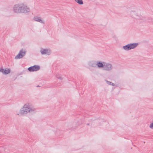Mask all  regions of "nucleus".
I'll return each instance as SVG.
<instances>
[{"mask_svg": "<svg viewBox=\"0 0 153 153\" xmlns=\"http://www.w3.org/2000/svg\"><path fill=\"white\" fill-rule=\"evenodd\" d=\"M35 110V109L29 104H26L20 110V113L22 114H25L32 113Z\"/></svg>", "mask_w": 153, "mask_h": 153, "instance_id": "nucleus-1", "label": "nucleus"}, {"mask_svg": "<svg viewBox=\"0 0 153 153\" xmlns=\"http://www.w3.org/2000/svg\"><path fill=\"white\" fill-rule=\"evenodd\" d=\"M23 5L20 4L15 5L13 7L14 11L17 13H21V12H25V11L20 9L23 7Z\"/></svg>", "mask_w": 153, "mask_h": 153, "instance_id": "nucleus-2", "label": "nucleus"}, {"mask_svg": "<svg viewBox=\"0 0 153 153\" xmlns=\"http://www.w3.org/2000/svg\"><path fill=\"white\" fill-rule=\"evenodd\" d=\"M25 53L26 52L22 49L20 51L19 54L15 57V59H18L21 58L25 55Z\"/></svg>", "mask_w": 153, "mask_h": 153, "instance_id": "nucleus-3", "label": "nucleus"}, {"mask_svg": "<svg viewBox=\"0 0 153 153\" xmlns=\"http://www.w3.org/2000/svg\"><path fill=\"white\" fill-rule=\"evenodd\" d=\"M112 68L111 64L105 62L103 69L107 71H110L112 69Z\"/></svg>", "mask_w": 153, "mask_h": 153, "instance_id": "nucleus-4", "label": "nucleus"}, {"mask_svg": "<svg viewBox=\"0 0 153 153\" xmlns=\"http://www.w3.org/2000/svg\"><path fill=\"white\" fill-rule=\"evenodd\" d=\"M20 4L23 5V6L22 7H22L20 9L25 11V12H21V13H26L30 11L29 8L27 7L26 4L24 3Z\"/></svg>", "mask_w": 153, "mask_h": 153, "instance_id": "nucleus-5", "label": "nucleus"}, {"mask_svg": "<svg viewBox=\"0 0 153 153\" xmlns=\"http://www.w3.org/2000/svg\"><path fill=\"white\" fill-rule=\"evenodd\" d=\"M40 69V66L39 65H35L29 67L28 68V70L29 71H36L39 70Z\"/></svg>", "mask_w": 153, "mask_h": 153, "instance_id": "nucleus-6", "label": "nucleus"}, {"mask_svg": "<svg viewBox=\"0 0 153 153\" xmlns=\"http://www.w3.org/2000/svg\"><path fill=\"white\" fill-rule=\"evenodd\" d=\"M40 52L42 55L47 54L48 55H49L51 53V51L49 50L44 49L43 48L41 49Z\"/></svg>", "mask_w": 153, "mask_h": 153, "instance_id": "nucleus-7", "label": "nucleus"}, {"mask_svg": "<svg viewBox=\"0 0 153 153\" xmlns=\"http://www.w3.org/2000/svg\"><path fill=\"white\" fill-rule=\"evenodd\" d=\"M0 71L3 74H7L10 73V69L6 68L4 70L2 68H0Z\"/></svg>", "mask_w": 153, "mask_h": 153, "instance_id": "nucleus-8", "label": "nucleus"}, {"mask_svg": "<svg viewBox=\"0 0 153 153\" xmlns=\"http://www.w3.org/2000/svg\"><path fill=\"white\" fill-rule=\"evenodd\" d=\"M33 19L36 21L38 22L43 24L45 23L42 20L40 17L37 16H35L34 17Z\"/></svg>", "mask_w": 153, "mask_h": 153, "instance_id": "nucleus-9", "label": "nucleus"}, {"mask_svg": "<svg viewBox=\"0 0 153 153\" xmlns=\"http://www.w3.org/2000/svg\"><path fill=\"white\" fill-rule=\"evenodd\" d=\"M128 44L129 45V48L131 50V49H134L137 47L138 46V43H130Z\"/></svg>", "mask_w": 153, "mask_h": 153, "instance_id": "nucleus-10", "label": "nucleus"}, {"mask_svg": "<svg viewBox=\"0 0 153 153\" xmlns=\"http://www.w3.org/2000/svg\"><path fill=\"white\" fill-rule=\"evenodd\" d=\"M105 63V62H97V66L100 68H104V64Z\"/></svg>", "mask_w": 153, "mask_h": 153, "instance_id": "nucleus-11", "label": "nucleus"}, {"mask_svg": "<svg viewBox=\"0 0 153 153\" xmlns=\"http://www.w3.org/2000/svg\"><path fill=\"white\" fill-rule=\"evenodd\" d=\"M123 48L126 51H129L130 50L128 44L123 46Z\"/></svg>", "mask_w": 153, "mask_h": 153, "instance_id": "nucleus-12", "label": "nucleus"}, {"mask_svg": "<svg viewBox=\"0 0 153 153\" xmlns=\"http://www.w3.org/2000/svg\"><path fill=\"white\" fill-rule=\"evenodd\" d=\"M75 1L79 4L82 5L83 4V2L82 0H74Z\"/></svg>", "mask_w": 153, "mask_h": 153, "instance_id": "nucleus-13", "label": "nucleus"}, {"mask_svg": "<svg viewBox=\"0 0 153 153\" xmlns=\"http://www.w3.org/2000/svg\"><path fill=\"white\" fill-rule=\"evenodd\" d=\"M107 82V83L108 84V85H112L113 86H115V84L111 82H110V81H106Z\"/></svg>", "mask_w": 153, "mask_h": 153, "instance_id": "nucleus-14", "label": "nucleus"}, {"mask_svg": "<svg viewBox=\"0 0 153 153\" xmlns=\"http://www.w3.org/2000/svg\"><path fill=\"white\" fill-rule=\"evenodd\" d=\"M97 66V63L95 62H93L91 64V66L94 67H96Z\"/></svg>", "mask_w": 153, "mask_h": 153, "instance_id": "nucleus-15", "label": "nucleus"}, {"mask_svg": "<svg viewBox=\"0 0 153 153\" xmlns=\"http://www.w3.org/2000/svg\"><path fill=\"white\" fill-rule=\"evenodd\" d=\"M4 151L5 153H8L9 152V149L7 148H5L4 149Z\"/></svg>", "mask_w": 153, "mask_h": 153, "instance_id": "nucleus-16", "label": "nucleus"}, {"mask_svg": "<svg viewBox=\"0 0 153 153\" xmlns=\"http://www.w3.org/2000/svg\"><path fill=\"white\" fill-rule=\"evenodd\" d=\"M56 77L59 79H62V78L59 75H56Z\"/></svg>", "mask_w": 153, "mask_h": 153, "instance_id": "nucleus-17", "label": "nucleus"}, {"mask_svg": "<svg viewBox=\"0 0 153 153\" xmlns=\"http://www.w3.org/2000/svg\"><path fill=\"white\" fill-rule=\"evenodd\" d=\"M87 125H88V126L89 125V123H87Z\"/></svg>", "mask_w": 153, "mask_h": 153, "instance_id": "nucleus-18", "label": "nucleus"}, {"mask_svg": "<svg viewBox=\"0 0 153 153\" xmlns=\"http://www.w3.org/2000/svg\"><path fill=\"white\" fill-rule=\"evenodd\" d=\"M36 87H40V86L39 85H37V86H36Z\"/></svg>", "mask_w": 153, "mask_h": 153, "instance_id": "nucleus-19", "label": "nucleus"}]
</instances>
